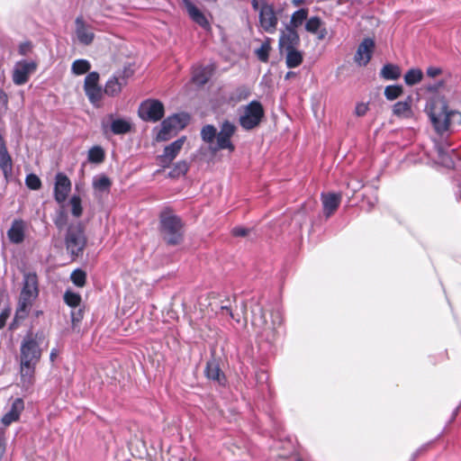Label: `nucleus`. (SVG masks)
<instances>
[{
  "instance_id": "nucleus-1",
  "label": "nucleus",
  "mask_w": 461,
  "mask_h": 461,
  "mask_svg": "<svg viewBox=\"0 0 461 461\" xmlns=\"http://www.w3.org/2000/svg\"><path fill=\"white\" fill-rule=\"evenodd\" d=\"M42 333L33 334L29 331L23 339L20 347V375L21 384L24 390H29L33 384L36 365L41 357L40 341Z\"/></svg>"
},
{
  "instance_id": "nucleus-2",
  "label": "nucleus",
  "mask_w": 461,
  "mask_h": 461,
  "mask_svg": "<svg viewBox=\"0 0 461 461\" xmlns=\"http://www.w3.org/2000/svg\"><path fill=\"white\" fill-rule=\"evenodd\" d=\"M445 121L440 124L439 141H435V149L438 153V158L445 165L449 167L453 164V161L449 156L450 142L447 140V137L454 133L457 127L461 125V112L451 109L448 106V112L445 116Z\"/></svg>"
},
{
  "instance_id": "nucleus-3",
  "label": "nucleus",
  "mask_w": 461,
  "mask_h": 461,
  "mask_svg": "<svg viewBox=\"0 0 461 461\" xmlns=\"http://www.w3.org/2000/svg\"><path fill=\"white\" fill-rule=\"evenodd\" d=\"M159 231L167 245H178L184 239V222L171 209L166 208L159 213Z\"/></svg>"
},
{
  "instance_id": "nucleus-4",
  "label": "nucleus",
  "mask_w": 461,
  "mask_h": 461,
  "mask_svg": "<svg viewBox=\"0 0 461 461\" xmlns=\"http://www.w3.org/2000/svg\"><path fill=\"white\" fill-rule=\"evenodd\" d=\"M64 243L68 254L75 260L83 256L87 244L85 225L81 221L68 225Z\"/></svg>"
},
{
  "instance_id": "nucleus-5",
  "label": "nucleus",
  "mask_w": 461,
  "mask_h": 461,
  "mask_svg": "<svg viewBox=\"0 0 461 461\" xmlns=\"http://www.w3.org/2000/svg\"><path fill=\"white\" fill-rule=\"evenodd\" d=\"M38 276L34 272L23 274V287L19 296L16 316L24 318L28 315L33 301L38 297Z\"/></svg>"
},
{
  "instance_id": "nucleus-6",
  "label": "nucleus",
  "mask_w": 461,
  "mask_h": 461,
  "mask_svg": "<svg viewBox=\"0 0 461 461\" xmlns=\"http://www.w3.org/2000/svg\"><path fill=\"white\" fill-rule=\"evenodd\" d=\"M261 337L270 345H275L285 335L284 315L280 310L271 312V324L259 327Z\"/></svg>"
},
{
  "instance_id": "nucleus-7",
  "label": "nucleus",
  "mask_w": 461,
  "mask_h": 461,
  "mask_svg": "<svg viewBox=\"0 0 461 461\" xmlns=\"http://www.w3.org/2000/svg\"><path fill=\"white\" fill-rule=\"evenodd\" d=\"M265 116V111L259 101L253 100L243 107L240 114L239 123L245 131H251L257 128Z\"/></svg>"
},
{
  "instance_id": "nucleus-8",
  "label": "nucleus",
  "mask_w": 461,
  "mask_h": 461,
  "mask_svg": "<svg viewBox=\"0 0 461 461\" xmlns=\"http://www.w3.org/2000/svg\"><path fill=\"white\" fill-rule=\"evenodd\" d=\"M190 116L187 113H175L164 119L160 124V129L158 131L155 140L158 142L168 140L173 132L184 129L189 122Z\"/></svg>"
},
{
  "instance_id": "nucleus-9",
  "label": "nucleus",
  "mask_w": 461,
  "mask_h": 461,
  "mask_svg": "<svg viewBox=\"0 0 461 461\" xmlns=\"http://www.w3.org/2000/svg\"><path fill=\"white\" fill-rule=\"evenodd\" d=\"M237 131V126L234 122L224 120L219 125V131H217L216 144L213 148L214 150L227 149L230 152L235 150V145L231 141V138Z\"/></svg>"
},
{
  "instance_id": "nucleus-10",
  "label": "nucleus",
  "mask_w": 461,
  "mask_h": 461,
  "mask_svg": "<svg viewBox=\"0 0 461 461\" xmlns=\"http://www.w3.org/2000/svg\"><path fill=\"white\" fill-rule=\"evenodd\" d=\"M425 111L434 131L439 136L440 124L445 121V116L448 112L447 103L444 99L434 100L427 104Z\"/></svg>"
},
{
  "instance_id": "nucleus-11",
  "label": "nucleus",
  "mask_w": 461,
  "mask_h": 461,
  "mask_svg": "<svg viewBox=\"0 0 461 461\" xmlns=\"http://www.w3.org/2000/svg\"><path fill=\"white\" fill-rule=\"evenodd\" d=\"M138 114L144 122H158L165 114L164 104L158 99H147L140 103Z\"/></svg>"
},
{
  "instance_id": "nucleus-12",
  "label": "nucleus",
  "mask_w": 461,
  "mask_h": 461,
  "mask_svg": "<svg viewBox=\"0 0 461 461\" xmlns=\"http://www.w3.org/2000/svg\"><path fill=\"white\" fill-rule=\"evenodd\" d=\"M258 22L262 30L267 33H274L278 24V18L273 4L263 3L258 13Z\"/></svg>"
},
{
  "instance_id": "nucleus-13",
  "label": "nucleus",
  "mask_w": 461,
  "mask_h": 461,
  "mask_svg": "<svg viewBox=\"0 0 461 461\" xmlns=\"http://www.w3.org/2000/svg\"><path fill=\"white\" fill-rule=\"evenodd\" d=\"M37 68L34 61H28L25 59L17 61L13 70V82L16 86H22L27 83L29 76Z\"/></svg>"
},
{
  "instance_id": "nucleus-14",
  "label": "nucleus",
  "mask_w": 461,
  "mask_h": 461,
  "mask_svg": "<svg viewBox=\"0 0 461 461\" xmlns=\"http://www.w3.org/2000/svg\"><path fill=\"white\" fill-rule=\"evenodd\" d=\"M185 141V137H181L171 142L164 148L163 153L158 156L159 166L166 168L168 167L173 160L177 157Z\"/></svg>"
},
{
  "instance_id": "nucleus-15",
  "label": "nucleus",
  "mask_w": 461,
  "mask_h": 461,
  "mask_svg": "<svg viewBox=\"0 0 461 461\" xmlns=\"http://www.w3.org/2000/svg\"><path fill=\"white\" fill-rule=\"evenodd\" d=\"M71 191V181L64 173H58L55 176L54 198L58 203H63Z\"/></svg>"
},
{
  "instance_id": "nucleus-16",
  "label": "nucleus",
  "mask_w": 461,
  "mask_h": 461,
  "mask_svg": "<svg viewBox=\"0 0 461 461\" xmlns=\"http://www.w3.org/2000/svg\"><path fill=\"white\" fill-rule=\"evenodd\" d=\"M300 45V36L296 30L285 27L279 35L278 48L281 54L284 51L298 48Z\"/></svg>"
},
{
  "instance_id": "nucleus-17",
  "label": "nucleus",
  "mask_w": 461,
  "mask_h": 461,
  "mask_svg": "<svg viewBox=\"0 0 461 461\" xmlns=\"http://www.w3.org/2000/svg\"><path fill=\"white\" fill-rule=\"evenodd\" d=\"M375 49V41L371 38H365L357 47L354 59L359 66H366L372 58Z\"/></svg>"
},
{
  "instance_id": "nucleus-18",
  "label": "nucleus",
  "mask_w": 461,
  "mask_h": 461,
  "mask_svg": "<svg viewBox=\"0 0 461 461\" xmlns=\"http://www.w3.org/2000/svg\"><path fill=\"white\" fill-rule=\"evenodd\" d=\"M190 19L204 30H210L211 24L204 14L191 1L182 0Z\"/></svg>"
},
{
  "instance_id": "nucleus-19",
  "label": "nucleus",
  "mask_w": 461,
  "mask_h": 461,
  "mask_svg": "<svg viewBox=\"0 0 461 461\" xmlns=\"http://www.w3.org/2000/svg\"><path fill=\"white\" fill-rule=\"evenodd\" d=\"M76 35L78 41L83 45H90L94 39L95 33L93 32L91 25L86 23L82 16H78L75 20Z\"/></svg>"
},
{
  "instance_id": "nucleus-20",
  "label": "nucleus",
  "mask_w": 461,
  "mask_h": 461,
  "mask_svg": "<svg viewBox=\"0 0 461 461\" xmlns=\"http://www.w3.org/2000/svg\"><path fill=\"white\" fill-rule=\"evenodd\" d=\"M205 376L221 386H225L227 378L224 373L221 371L218 361L215 358H212L207 361L204 369Z\"/></svg>"
},
{
  "instance_id": "nucleus-21",
  "label": "nucleus",
  "mask_w": 461,
  "mask_h": 461,
  "mask_svg": "<svg viewBox=\"0 0 461 461\" xmlns=\"http://www.w3.org/2000/svg\"><path fill=\"white\" fill-rule=\"evenodd\" d=\"M304 28L307 32L315 34L319 41L324 40L328 34L324 22L317 15L308 18Z\"/></svg>"
},
{
  "instance_id": "nucleus-22",
  "label": "nucleus",
  "mask_w": 461,
  "mask_h": 461,
  "mask_svg": "<svg viewBox=\"0 0 461 461\" xmlns=\"http://www.w3.org/2000/svg\"><path fill=\"white\" fill-rule=\"evenodd\" d=\"M109 119L111 120L110 131L114 135H123L131 131L132 123L130 119L125 118H115L110 114Z\"/></svg>"
},
{
  "instance_id": "nucleus-23",
  "label": "nucleus",
  "mask_w": 461,
  "mask_h": 461,
  "mask_svg": "<svg viewBox=\"0 0 461 461\" xmlns=\"http://www.w3.org/2000/svg\"><path fill=\"white\" fill-rule=\"evenodd\" d=\"M25 223L21 219H16L12 222L7 231L9 240L14 244H20L24 240Z\"/></svg>"
},
{
  "instance_id": "nucleus-24",
  "label": "nucleus",
  "mask_w": 461,
  "mask_h": 461,
  "mask_svg": "<svg viewBox=\"0 0 461 461\" xmlns=\"http://www.w3.org/2000/svg\"><path fill=\"white\" fill-rule=\"evenodd\" d=\"M23 408L24 403L23 399L16 398L13 402L10 410L3 416L2 423L5 426H9L12 422L16 421L19 419Z\"/></svg>"
},
{
  "instance_id": "nucleus-25",
  "label": "nucleus",
  "mask_w": 461,
  "mask_h": 461,
  "mask_svg": "<svg viewBox=\"0 0 461 461\" xmlns=\"http://www.w3.org/2000/svg\"><path fill=\"white\" fill-rule=\"evenodd\" d=\"M323 212L326 217H330L339 207L341 200L339 194L330 193L321 195Z\"/></svg>"
},
{
  "instance_id": "nucleus-26",
  "label": "nucleus",
  "mask_w": 461,
  "mask_h": 461,
  "mask_svg": "<svg viewBox=\"0 0 461 461\" xmlns=\"http://www.w3.org/2000/svg\"><path fill=\"white\" fill-rule=\"evenodd\" d=\"M123 84H126L124 77L120 78L117 76H113L105 83L104 94L112 97L116 96L122 92Z\"/></svg>"
},
{
  "instance_id": "nucleus-27",
  "label": "nucleus",
  "mask_w": 461,
  "mask_h": 461,
  "mask_svg": "<svg viewBox=\"0 0 461 461\" xmlns=\"http://www.w3.org/2000/svg\"><path fill=\"white\" fill-rule=\"evenodd\" d=\"M251 323L256 328L267 325L266 314L263 306L258 301H256L251 305Z\"/></svg>"
},
{
  "instance_id": "nucleus-28",
  "label": "nucleus",
  "mask_w": 461,
  "mask_h": 461,
  "mask_svg": "<svg viewBox=\"0 0 461 461\" xmlns=\"http://www.w3.org/2000/svg\"><path fill=\"white\" fill-rule=\"evenodd\" d=\"M284 53H285V64L288 68H295L303 63V52L297 48L285 50Z\"/></svg>"
},
{
  "instance_id": "nucleus-29",
  "label": "nucleus",
  "mask_w": 461,
  "mask_h": 461,
  "mask_svg": "<svg viewBox=\"0 0 461 461\" xmlns=\"http://www.w3.org/2000/svg\"><path fill=\"white\" fill-rule=\"evenodd\" d=\"M308 8H300L296 10L295 12L293 13L290 20V24L286 25V27L296 30L303 23V22L306 23L308 19Z\"/></svg>"
},
{
  "instance_id": "nucleus-30",
  "label": "nucleus",
  "mask_w": 461,
  "mask_h": 461,
  "mask_svg": "<svg viewBox=\"0 0 461 461\" xmlns=\"http://www.w3.org/2000/svg\"><path fill=\"white\" fill-rule=\"evenodd\" d=\"M411 97L409 96L405 101H399L394 104L393 107V114L398 117H410L411 113Z\"/></svg>"
},
{
  "instance_id": "nucleus-31",
  "label": "nucleus",
  "mask_w": 461,
  "mask_h": 461,
  "mask_svg": "<svg viewBox=\"0 0 461 461\" xmlns=\"http://www.w3.org/2000/svg\"><path fill=\"white\" fill-rule=\"evenodd\" d=\"M380 75L386 80H396L401 77V69L399 66L388 63L382 68Z\"/></svg>"
},
{
  "instance_id": "nucleus-32",
  "label": "nucleus",
  "mask_w": 461,
  "mask_h": 461,
  "mask_svg": "<svg viewBox=\"0 0 461 461\" xmlns=\"http://www.w3.org/2000/svg\"><path fill=\"white\" fill-rule=\"evenodd\" d=\"M105 158V153L101 146H94L89 149L87 153V159L90 163L100 164Z\"/></svg>"
},
{
  "instance_id": "nucleus-33",
  "label": "nucleus",
  "mask_w": 461,
  "mask_h": 461,
  "mask_svg": "<svg viewBox=\"0 0 461 461\" xmlns=\"http://www.w3.org/2000/svg\"><path fill=\"white\" fill-rule=\"evenodd\" d=\"M200 134L203 142L211 144L216 140L217 129L212 124H206L203 126Z\"/></svg>"
},
{
  "instance_id": "nucleus-34",
  "label": "nucleus",
  "mask_w": 461,
  "mask_h": 461,
  "mask_svg": "<svg viewBox=\"0 0 461 461\" xmlns=\"http://www.w3.org/2000/svg\"><path fill=\"white\" fill-rule=\"evenodd\" d=\"M111 185L112 182L105 175H100L93 179V186L97 191L109 192Z\"/></svg>"
},
{
  "instance_id": "nucleus-35",
  "label": "nucleus",
  "mask_w": 461,
  "mask_h": 461,
  "mask_svg": "<svg viewBox=\"0 0 461 461\" xmlns=\"http://www.w3.org/2000/svg\"><path fill=\"white\" fill-rule=\"evenodd\" d=\"M64 302L69 307L76 309L81 303V295L78 293L68 289L63 295Z\"/></svg>"
},
{
  "instance_id": "nucleus-36",
  "label": "nucleus",
  "mask_w": 461,
  "mask_h": 461,
  "mask_svg": "<svg viewBox=\"0 0 461 461\" xmlns=\"http://www.w3.org/2000/svg\"><path fill=\"white\" fill-rule=\"evenodd\" d=\"M423 73L420 68H411L404 75L405 84L408 86H414L420 82Z\"/></svg>"
},
{
  "instance_id": "nucleus-37",
  "label": "nucleus",
  "mask_w": 461,
  "mask_h": 461,
  "mask_svg": "<svg viewBox=\"0 0 461 461\" xmlns=\"http://www.w3.org/2000/svg\"><path fill=\"white\" fill-rule=\"evenodd\" d=\"M85 93L89 102L92 104L96 105L103 97L104 89H102L99 86H96L85 89Z\"/></svg>"
},
{
  "instance_id": "nucleus-38",
  "label": "nucleus",
  "mask_w": 461,
  "mask_h": 461,
  "mask_svg": "<svg viewBox=\"0 0 461 461\" xmlns=\"http://www.w3.org/2000/svg\"><path fill=\"white\" fill-rule=\"evenodd\" d=\"M189 169V165L185 160L177 161L172 169L169 171L168 176L172 178L179 177L186 174Z\"/></svg>"
},
{
  "instance_id": "nucleus-39",
  "label": "nucleus",
  "mask_w": 461,
  "mask_h": 461,
  "mask_svg": "<svg viewBox=\"0 0 461 461\" xmlns=\"http://www.w3.org/2000/svg\"><path fill=\"white\" fill-rule=\"evenodd\" d=\"M192 79L197 86H203L209 80V73L206 68H196L194 73Z\"/></svg>"
},
{
  "instance_id": "nucleus-40",
  "label": "nucleus",
  "mask_w": 461,
  "mask_h": 461,
  "mask_svg": "<svg viewBox=\"0 0 461 461\" xmlns=\"http://www.w3.org/2000/svg\"><path fill=\"white\" fill-rule=\"evenodd\" d=\"M91 65L86 59H77L73 62L71 70L75 75H83L89 71Z\"/></svg>"
},
{
  "instance_id": "nucleus-41",
  "label": "nucleus",
  "mask_w": 461,
  "mask_h": 461,
  "mask_svg": "<svg viewBox=\"0 0 461 461\" xmlns=\"http://www.w3.org/2000/svg\"><path fill=\"white\" fill-rule=\"evenodd\" d=\"M68 216L66 211L61 208L56 212L53 218V223L58 230H61L68 225Z\"/></svg>"
},
{
  "instance_id": "nucleus-42",
  "label": "nucleus",
  "mask_w": 461,
  "mask_h": 461,
  "mask_svg": "<svg viewBox=\"0 0 461 461\" xmlns=\"http://www.w3.org/2000/svg\"><path fill=\"white\" fill-rule=\"evenodd\" d=\"M70 279L76 286L83 287L86 282V273L81 268H77L71 273Z\"/></svg>"
},
{
  "instance_id": "nucleus-43",
  "label": "nucleus",
  "mask_w": 461,
  "mask_h": 461,
  "mask_svg": "<svg viewBox=\"0 0 461 461\" xmlns=\"http://www.w3.org/2000/svg\"><path fill=\"white\" fill-rule=\"evenodd\" d=\"M270 50V39L267 38L266 41L261 44L260 48L256 50V54L258 59L262 62H267Z\"/></svg>"
},
{
  "instance_id": "nucleus-44",
  "label": "nucleus",
  "mask_w": 461,
  "mask_h": 461,
  "mask_svg": "<svg viewBox=\"0 0 461 461\" xmlns=\"http://www.w3.org/2000/svg\"><path fill=\"white\" fill-rule=\"evenodd\" d=\"M69 203L71 205L72 215L76 218H79L83 213L82 201L80 196L73 195L69 200Z\"/></svg>"
},
{
  "instance_id": "nucleus-45",
  "label": "nucleus",
  "mask_w": 461,
  "mask_h": 461,
  "mask_svg": "<svg viewBox=\"0 0 461 461\" xmlns=\"http://www.w3.org/2000/svg\"><path fill=\"white\" fill-rule=\"evenodd\" d=\"M402 94V86L399 85L387 86L384 89V96L387 100L393 101Z\"/></svg>"
},
{
  "instance_id": "nucleus-46",
  "label": "nucleus",
  "mask_w": 461,
  "mask_h": 461,
  "mask_svg": "<svg viewBox=\"0 0 461 461\" xmlns=\"http://www.w3.org/2000/svg\"><path fill=\"white\" fill-rule=\"evenodd\" d=\"M25 185L29 189L36 191L41 188V181L37 175L31 173L25 177Z\"/></svg>"
},
{
  "instance_id": "nucleus-47",
  "label": "nucleus",
  "mask_w": 461,
  "mask_h": 461,
  "mask_svg": "<svg viewBox=\"0 0 461 461\" xmlns=\"http://www.w3.org/2000/svg\"><path fill=\"white\" fill-rule=\"evenodd\" d=\"M99 74L95 71L89 72L85 78L84 89L98 86Z\"/></svg>"
},
{
  "instance_id": "nucleus-48",
  "label": "nucleus",
  "mask_w": 461,
  "mask_h": 461,
  "mask_svg": "<svg viewBox=\"0 0 461 461\" xmlns=\"http://www.w3.org/2000/svg\"><path fill=\"white\" fill-rule=\"evenodd\" d=\"M364 186L362 180L357 177H352L348 182V187L355 194Z\"/></svg>"
},
{
  "instance_id": "nucleus-49",
  "label": "nucleus",
  "mask_w": 461,
  "mask_h": 461,
  "mask_svg": "<svg viewBox=\"0 0 461 461\" xmlns=\"http://www.w3.org/2000/svg\"><path fill=\"white\" fill-rule=\"evenodd\" d=\"M83 317H84V312L81 308L73 309L71 311V321H72L73 326L77 325L83 320Z\"/></svg>"
},
{
  "instance_id": "nucleus-50",
  "label": "nucleus",
  "mask_w": 461,
  "mask_h": 461,
  "mask_svg": "<svg viewBox=\"0 0 461 461\" xmlns=\"http://www.w3.org/2000/svg\"><path fill=\"white\" fill-rule=\"evenodd\" d=\"M220 309L222 313L225 312L229 317H230L232 319L234 318L233 312H232V310L230 307V299H226V302L222 301L221 304L220 306Z\"/></svg>"
},
{
  "instance_id": "nucleus-51",
  "label": "nucleus",
  "mask_w": 461,
  "mask_h": 461,
  "mask_svg": "<svg viewBox=\"0 0 461 461\" xmlns=\"http://www.w3.org/2000/svg\"><path fill=\"white\" fill-rule=\"evenodd\" d=\"M368 111V104L365 103H358L355 108V114L358 117L366 115Z\"/></svg>"
},
{
  "instance_id": "nucleus-52",
  "label": "nucleus",
  "mask_w": 461,
  "mask_h": 461,
  "mask_svg": "<svg viewBox=\"0 0 461 461\" xmlns=\"http://www.w3.org/2000/svg\"><path fill=\"white\" fill-rule=\"evenodd\" d=\"M249 229L241 227V226H236L231 230V234L235 237H245L249 234Z\"/></svg>"
},
{
  "instance_id": "nucleus-53",
  "label": "nucleus",
  "mask_w": 461,
  "mask_h": 461,
  "mask_svg": "<svg viewBox=\"0 0 461 461\" xmlns=\"http://www.w3.org/2000/svg\"><path fill=\"white\" fill-rule=\"evenodd\" d=\"M31 50H32V43L30 41H25V42H22L19 45L18 51H19L20 55L25 56L31 51Z\"/></svg>"
},
{
  "instance_id": "nucleus-54",
  "label": "nucleus",
  "mask_w": 461,
  "mask_h": 461,
  "mask_svg": "<svg viewBox=\"0 0 461 461\" xmlns=\"http://www.w3.org/2000/svg\"><path fill=\"white\" fill-rule=\"evenodd\" d=\"M441 73H442L441 68H438V67H429L426 70L427 76L429 77H432V78L438 77Z\"/></svg>"
},
{
  "instance_id": "nucleus-55",
  "label": "nucleus",
  "mask_w": 461,
  "mask_h": 461,
  "mask_svg": "<svg viewBox=\"0 0 461 461\" xmlns=\"http://www.w3.org/2000/svg\"><path fill=\"white\" fill-rule=\"evenodd\" d=\"M365 200L366 201L369 210H372L373 208H375V206L378 203V197H377L376 194H375L371 197H365Z\"/></svg>"
},
{
  "instance_id": "nucleus-56",
  "label": "nucleus",
  "mask_w": 461,
  "mask_h": 461,
  "mask_svg": "<svg viewBox=\"0 0 461 461\" xmlns=\"http://www.w3.org/2000/svg\"><path fill=\"white\" fill-rule=\"evenodd\" d=\"M267 375L265 371L260 370L256 372V380L258 383L263 384L267 380Z\"/></svg>"
},
{
  "instance_id": "nucleus-57",
  "label": "nucleus",
  "mask_w": 461,
  "mask_h": 461,
  "mask_svg": "<svg viewBox=\"0 0 461 461\" xmlns=\"http://www.w3.org/2000/svg\"><path fill=\"white\" fill-rule=\"evenodd\" d=\"M263 3H268L267 0H251L253 10L260 12Z\"/></svg>"
},
{
  "instance_id": "nucleus-58",
  "label": "nucleus",
  "mask_w": 461,
  "mask_h": 461,
  "mask_svg": "<svg viewBox=\"0 0 461 461\" xmlns=\"http://www.w3.org/2000/svg\"><path fill=\"white\" fill-rule=\"evenodd\" d=\"M7 318H8L7 312H3L0 313V330L5 326Z\"/></svg>"
},
{
  "instance_id": "nucleus-59",
  "label": "nucleus",
  "mask_w": 461,
  "mask_h": 461,
  "mask_svg": "<svg viewBox=\"0 0 461 461\" xmlns=\"http://www.w3.org/2000/svg\"><path fill=\"white\" fill-rule=\"evenodd\" d=\"M8 103V96L7 95L0 89V104L6 106Z\"/></svg>"
},
{
  "instance_id": "nucleus-60",
  "label": "nucleus",
  "mask_w": 461,
  "mask_h": 461,
  "mask_svg": "<svg viewBox=\"0 0 461 461\" xmlns=\"http://www.w3.org/2000/svg\"><path fill=\"white\" fill-rule=\"evenodd\" d=\"M460 408H461V402H460V404L457 407H456L455 410L453 411L451 418H450V420L448 421L449 423L454 421V420L456 419V417L458 414V411H459Z\"/></svg>"
},
{
  "instance_id": "nucleus-61",
  "label": "nucleus",
  "mask_w": 461,
  "mask_h": 461,
  "mask_svg": "<svg viewBox=\"0 0 461 461\" xmlns=\"http://www.w3.org/2000/svg\"><path fill=\"white\" fill-rule=\"evenodd\" d=\"M58 356V350L56 348H52L50 354V361H54L56 357Z\"/></svg>"
},
{
  "instance_id": "nucleus-62",
  "label": "nucleus",
  "mask_w": 461,
  "mask_h": 461,
  "mask_svg": "<svg viewBox=\"0 0 461 461\" xmlns=\"http://www.w3.org/2000/svg\"><path fill=\"white\" fill-rule=\"evenodd\" d=\"M426 449V446H423L421 447H420L419 449H417L413 455H412V458H416L422 451H424Z\"/></svg>"
},
{
  "instance_id": "nucleus-63",
  "label": "nucleus",
  "mask_w": 461,
  "mask_h": 461,
  "mask_svg": "<svg viewBox=\"0 0 461 461\" xmlns=\"http://www.w3.org/2000/svg\"><path fill=\"white\" fill-rule=\"evenodd\" d=\"M305 0H293L292 3L294 5L297 6L304 3Z\"/></svg>"
},
{
  "instance_id": "nucleus-64",
  "label": "nucleus",
  "mask_w": 461,
  "mask_h": 461,
  "mask_svg": "<svg viewBox=\"0 0 461 461\" xmlns=\"http://www.w3.org/2000/svg\"><path fill=\"white\" fill-rule=\"evenodd\" d=\"M456 195L459 196V198L461 199V184H459V185H458V190L456 192Z\"/></svg>"
}]
</instances>
